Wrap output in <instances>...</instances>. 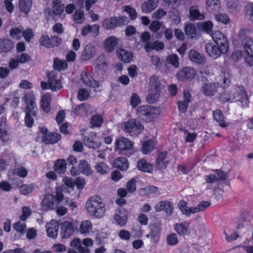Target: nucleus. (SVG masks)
Wrapping results in <instances>:
<instances>
[{"instance_id":"5","label":"nucleus","mask_w":253,"mask_h":253,"mask_svg":"<svg viewBox=\"0 0 253 253\" xmlns=\"http://www.w3.org/2000/svg\"><path fill=\"white\" fill-rule=\"evenodd\" d=\"M63 189L61 187H57L55 195L47 194L44 196L41 203L42 208L44 211L53 210L56 208L63 198Z\"/></svg>"},{"instance_id":"34","label":"nucleus","mask_w":253,"mask_h":253,"mask_svg":"<svg viewBox=\"0 0 253 253\" xmlns=\"http://www.w3.org/2000/svg\"><path fill=\"white\" fill-rule=\"evenodd\" d=\"M158 2L159 0H148L143 2L141 6L142 12L145 13L151 12L156 8Z\"/></svg>"},{"instance_id":"20","label":"nucleus","mask_w":253,"mask_h":253,"mask_svg":"<svg viewBox=\"0 0 253 253\" xmlns=\"http://www.w3.org/2000/svg\"><path fill=\"white\" fill-rule=\"evenodd\" d=\"M94 109L91 106L83 103L80 105L76 106L74 109V113L77 115L82 117H87L91 114Z\"/></svg>"},{"instance_id":"45","label":"nucleus","mask_w":253,"mask_h":253,"mask_svg":"<svg viewBox=\"0 0 253 253\" xmlns=\"http://www.w3.org/2000/svg\"><path fill=\"white\" fill-rule=\"evenodd\" d=\"M66 162L64 159L57 160L54 163V169L59 174L64 173L66 169Z\"/></svg>"},{"instance_id":"17","label":"nucleus","mask_w":253,"mask_h":253,"mask_svg":"<svg viewBox=\"0 0 253 253\" xmlns=\"http://www.w3.org/2000/svg\"><path fill=\"white\" fill-rule=\"evenodd\" d=\"M81 80L85 85L90 86L95 89L99 86V83L93 79L92 73L86 70L83 71L81 73Z\"/></svg>"},{"instance_id":"48","label":"nucleus","mask_w":253,"mask_h":253,"mask_svg":"<svg viewBox=\"0 0 253 253\" xmlns=\"http://www.w3.org/2000/svg\"><path fill=\"white\" fill-rule=\"evenodd\" d=\"M32 6V0H20L19 7L21 12L25 14L28 13Z\"/></svg>"},{"instance_id":"14","label":"nucleus","mask_w":253,"mask_h":253,"mask_svg":"<svg viewBox=\"0 0 253 253\" xmlns=\"http://www.w3.org/2000/svg\"><path fill=\"white\" fill-rule=\"evenodd\" d=\"M128 19L126 17H115L105 19L102 22V26L106 30H110L117 26H120L126 24Z\"/></svg>"},{"instance_id":"61","label":"nucleus","mask_w":253,"mask_h":253,"mask_svg":"<svg viewBox=\"0 0 253 253\" xmlns=\"http://www.w3.org/2000/svg\"><path fill=\"white\" fill-rule=\"evenodd\" d=\"M84 12L82 10H78L74 14V19L76 23L81 24L84 21Z\"/></svg>"},{"instance_id":"46","label":"nucleus","mask_w":253,"mask_h":253,"mask_svg":"<svg viewBox=\"0 0 253 253\" xmlns=\"http://www.w3.org/2000/svg\"><path fill=\"white\" fill-rule=\"evenodd\" d=\"M144 48L147 52H149L152 49L159 50L164 48V44L163 42L157 41L151 43H145Z\"/></svg>"},{"instance_id":"23","label":"nucleus","mask_w":253,"mask_h":253,"mask_svg":"<svg viewBox=\"0 0 253 253\" xmlns=\"http://www.w3.org/2000/svg\"><path fill=\"white\" fill-rule=\"evenodd\" d=\"M155 209L157 211H165L168 215L172 213L173 210L172 203L168 201L160 202L155 206Z\"/></svg>"},{"instance_id":"27","label":"nucleus","mask_w":253,"mask_h":253,"mask_svg":"<svg viewBox=\"0 0 253 253\" xmlns=\"http://www.w3.org/2000/svg\"><path fill=\"white\" fill-rule=\"evenodd\" d=\"M118 43V39L114 36H111L104 42V48L105 51L111 52L115 48Z\"/></svg>"},{"instance_id":"56","label":"nucleus","mask_w":253,"mask_h":253,"mask_svg":"<svg viewBox=\"0 0 253 253\" xmlns=\"http://www.w3.org/2000/svg\"><path fill=\"white\" fill-rule=\"evenodd\" d=\"M215 19L218 22H220L224 25L228 24L230 22L228 15L225 13H219L215 16Z\"/></svg>"},{"instance_id":"25","label":"nucleus","mask_w":253,"mask_h":253,"mask_svg":"<svg viewBox=\"0 0 253 253\" xmlns=\"http://www.w3.org/2000/svg\"><path fill=\"white\" fill-rule=\"evenodd\" d=\"M59 224L57 221L52 220L46 224V230L48 237L55 238L58 235Z\"/></svg>"},{"instance_id":"51","label":"nucleus","mask_w":253,"mask_h":253,"mask_svg":"<svg viewBox=\"0 0 253 253\" xmlns=\"http://www.w3.org/2000/svg\"><path fill=\"white\" fill-rule=\"evenodd\" d=\"M12 47V42L8 39L0 40V52H5Z\"/></svg>"},{"instance_id":"3","label":"nucleus","mask_w":253,"mask_h":253,"mask_svg":"<svg viewBox=\"0 0 253 253\" xmlns=\"http://www.w3.org/2000/svg\"><path fill=\"white\" fill-rule=\"evenodd\" d=\"M252 33L249 28H243L240 30L238 37L242 40L246 56L245 60L250 66L253 65V39L250 38Z\"/></svg>"},{"instance_id":"47","label":"nucleus","mask_w":253,"mask_h":253,"mask_svg":"<svg viewBox=\"0 0 253 253\" xmlns=\"http://www.w3.org/2000/svg\"><path fill=\"white\" fill-rule=\"evenodd\" d=\"M155 148V143L153 141L151 140H147L144 142L142 145V152L146 155L152 151Z\"/></svg>"},{"instance_id":"15","label":"nucleus","mask_w":253,"mask_h":253,"mask_svg":"<svg viewBox=\"0 0 253 253\" xmlns=\"http://www.w3.org/2000/svg\"><path fill=\"white\" fill-rule=\"evenodd\" d=\"M26 107L24 112H31L33 116L36 115L35 109L37 108L36 99L35 95L32 92H28L25 94L23 98Z\"/></svg>"},{"instance_id":"29","label":"nucleus","mask_w":253,"mask_h":253,"mask_svg":"<svg viewBox=\"0 0 253 253\" xmlns=\"http://www.w3.org/2000/svg\"><path fill=\"white\" fill-rule=\"evenodd\" d=\"M78 169L80 172L84 175L89 176L93 174V170H92L90 165L84 160H82L79 162L78 164Z\"/></svg>"},{"instance_id":"38","label":"nucleus","mask_w":253,"mask_h":253,"mask_svg":"<svg viewBox=\"0 0 253 253\" xmlns=\"http://www.w3.org/2000/svg\"><path fill=\"white\" fill-rule=\"evenodd\" d=\"M61 135L57 132H50L43 136L42 141L47 144H54L61 139Z\"/></svg>"},{"instance_id":"58","label":"nucleus","mask_w":253,"mask_h":253,"mask_svg":"<svg viewBox=\"0 0 253 253\" xmlns=\"http://www.w3.org/2000/svg\"><path fill=\"white\" fill-rule=\"evenodd\" d=\"M22 28L17 27L12 29L10 31V35L14 39H20L22 36Z\"/></svg>"},{"instance_id":"35","label":"nucleus","mask_w":253,"mask_h":253,"mask_svg":"<svg viewBox=\"0 0 253 253\" xmlns=\"http://www.w3.org/2000/svg\"><path fill=\"white\" fill-rule=\"evenodd\" d=\"M189 222L184 221L176 224L174 229L179 235H185L189 233Z\"/></svg>"},{"instance_id":"6","label":"nucleus","mask_w":253,"mask_h":253,"mask_svg":"<svg viewBox=\"0 0 253 253\" xmlns=\"http://www.w3.org/2000/svg\"><path fill=\"white\" fill-rule=\"evenodd\" d=\"M225 178L226 174L219 170H215L214 173L205 175L204 179L207 184V188L213 191L220 188L222 186V181Z\"/></svg>"},{"instance_id":"62","label":"nucleus","mask_w":253,"mask_h":253,"mask_svg":"<svg viewBox=\"0 0 253 253\" xmlns=\"http://www.w3.org/2000/svg\"><path fill=\"white\" fill-rule=\"evenodd\" d=\"M13 228L17 232L23 234L26 231V225L25 223L18 221L13 224Z\"/></svg>"},{"instance_id":"8","label":"nucleus","mask_w":253,"mask_h":253,"mask_svg":"<svg viewBox=\"0 0 253 253\" xmlns=\"http://www.w3.org/2000/svg\"><path fill=\"white\" fill-rule=\"evenodd\" d=\"M161 113L159 107H154L149 105L142 106L137 109V115L146 122H152L156 119Z\"/></svg>"},{"instance_id":"13","label":"nucleus","mask_w":253,"mask_h":253,"mask_svg":"<svg viewBox=\"0 0 253 253\" xmlns=\"http://www.w3.org/2000/svg\"><path fill=\"white\" fill-rule=\"evenodd\" d=\"M122 127L126 132L130 133L132 136L138 135L144 128L140 123L137 122L134 119L125 122Z\"/></svg>"},{"instance_id":"55","label":"nucleus","mask_w":253,"mask_h":253,"mask_svg":"<svg viewBox=\"0 0 253 253\" xmlns=\"http://www.w3.org/2000/svg\"><path fill=\"white\" fill-rule=\"evenodd\" d=\"M68 67V64L65 60H60L58 59H55L54 60L53 68L57 70L61 71L66 69Z\"/></svg>"},{"instance_id":"10","label":"nucleus","mask_w":253,"mask_h":253,"mask_svg":"<svg viewBox=\"0 0 253 253\" xmlns=\"http://www.w3.org/2000/svg\"><path fill=\"white\" fill-rule=\"evenodd\" d=\"M133 143L128 138L118 137L116 139L114 149L116 151L129 156L132 154Z\"/></svg>"},{"instance_id":"39","label":"nucleus","mask_w":253,"mask_h":253,"mask_svg":"<svg viewBox=\"0 0 253 253\" xmlns=\"http://www.w3.org/2000/svg\"><path fill=\"white\" fill-rule=\"evenodd\" d=\"M114 166L122 170H126L128 167V162L125 157H119L115 160Z\"/></svg>"},{"instance_id":"50","label":"nucleus","mask_w":253,"mask_h":253,"mask_svg":"<svg viewBox=\"0 0 253 253\" xmlns=\"http://www.w3.org/2000/svg\"><path fill=\"white\" fill-rule=\"evenodd\" d=\"M92 224L88 220L82 222L80 227V232L83 234L88 233L92 229Z\"/></svg>"},{"instance_id":"31","label":"nucleus","mask_w":253,"mask_h":253,"mask_svg":"<svg viewBox=\"0 0 253 253\" xmlns=\"http://www.w3.org/2000/svg\"><path fill=\"white\" fill-rule=\"evenodd\" d=\"M226 8L230 13L235 14L238 12L241 9L239 0H227Z\"/></svg>"},{"instance_id":"2","label":"nucleus","mask_w":253,"mask_h":253,"mask_svg":"<svg viewBox=\"0 0 253 253\" xmlns=\"http://www.w3.org/2000/svg\"><path fill=\"white\" fill-rule=\"evenodd\" d=\"M85 208L91 216L97 218H102L106 212L105 204L97 196H92L87 200Z\"/></svg>"},{"instance_id":"36","label":"nucleus","mask_w":253,"mask_h":253,"mask_svg":"<svg viewBox=\"0 0 253 253\" xmlns=\"http://www.w3.org/2000/svg\"><path fill=\"white\" fill-rule=\"evenodd\" d=\"M184 31L186 35L190 39H197L198 35L197 34L196 28L194 24L191 23H185L184 26Z\"/></svg>"},{"instance_id":"63","label":"nucleus","mask_w":253,"mask_h":253,"mask_svg":"<svg viewBox=\"0 0 253 253\" xmlns=\"http://www.w3.org/2000/svg\"><path fill=\"white\" fill-rule=\"evenodd\" d=\"M244 244L242 247L246 250L247 253H253V246L250 245V244H253V240L247 239Z\"/></svg>"},{"instance_id":"33","label":"nucleus","mask_w":253,"mask_h":253,"mask_svg":"<svg viewBox=\"0 0 253 253\" xmlns=\"http://www.w3.org/2000/svg\"><path fill=\"white\" fill-rule=\"evenodd\" d=\"M213 27V24L211 21L201 22L197 24L198 30L205 32L210 35L213 32L212 31Z\"/></svg>"},{"instance_id":"54","label":"nucleus","mask_w":253,"mask_h":253,"mask_svg":"<svg viewBox=\"0 0 253 253\" xmlns=\"http://www.w3.org/2000/svg\"><path fill=\"white\" fill-rule=\"evenodd\" d=\"M35 188L34 184H23L20 188V192L23 195H27L32 193Z\"/></svg>"},{"instance_id":"53","label":"nucleus","mask_w":253,"mask_h":253,"mask_svg":"<svg viewBox=\"0 0 253 253\" xmlns=\"http://www.w3.org/2000/svg\"><path fill=\"white\" fill-rule=\"evenodd\" d=\"M167 156V153L166 151L162 152L159 154L157 159V164L161 168H166L168 164V161H164Z\"/></svg>"},{"instance_id":"22","label":"nucleus","mask_w":253,"mask_h":253,"mask_svg":"<svg viewBox=\"0 0 253 253\" xmlns=\"http://www.w3.org/2000/svg\"><path fill=\"white\" fill-rule=\"evenodd\" d=\"M114 219L118 225L124 226L127 222V214L123 209L119 208L116 210Z\"/></svg>"},{"instance_id":"1","label":"nucleus","mask_w":253,"mask_h":253,"mask_svg":"<svg viewBox=\"0 0 253 253\" xmlns=\"http://www.w3.org/2000/svg\"><path fill=\"white\" fill-rule=\"evenodd\" d=\"M219 99L223 102H239L243 108L248 107L250 103L249 96L244 86H233L230 90L222 93Z\"/></svg>"},{"instance_id":"12","label":"nucleus","mask_w":253,"mask_h":253,"mask_svg":"<svg viewBox=\"0 0 253 253\" xmlns=\"http://www.w3.org/2000/svg\"><path fill=\"white\" fill-rule=\"evenodd\" d=\"M205 49L208 55L213 59L218 58L221 55L227 53L228 51V48L212 42L207 43Z\"/></svg>"},{"instance_id":"21","label":"nucleus","mask_w":253,"mask_h":253,"mask_svg":"<svg viewBox=\"0 0 253 253\" xmlns=\"http://www.w3.org/2000/svg\"><path fill=\"white\" fill-rule=\"evenodd\" d=\"M96 47L91 44H87L83 51L81 59L82 61H87L91 59L96 53Z\"/></svg>"},{"instance_id":"24","label":"nucleus","mask_w":253,"mask_h":253,"mask_svg":"<svg viewBox=\"0 0 253 253\" xmlns=\"http://www.w3.org/2000/svg\"><path fill=\"white\" fill-rule=\"evenodd\" d=\"M188 18L190 21H201L205 19V16L200 11L197 6H192L189 9Z\"/></svg>"},{"instance_id":"28","label":"nucleus","mask_w":253,"mask_h":253,"mask_svg":"<svg viewBox=\"0 0 253 253\" xmlns=\"http://www.w3.org/2000/svg\"><path fill=\"white\" fill-rule=\"evenodd\" d=\"M189 58L193 62L201 65L205 62L206 58L204 55L192 49L189 51Z\"/></svg>"},{"instance_id":"37","label":"nucleus","mask_w":253,"mask_h":253,"mask_svg":"<svg viewBox=\"0 0 253 253\" xmlns=\"http://www.w3.org/2000/svg\"><path fill=\"white\" fill-rule=\"evenodd\" d=\"M191 95L188 92H184V101H179L177 102L179 111L181 113H185L187 109L189 103L190 101Z\"/></svg>"},{"instance_id":"57","label":"nucleus","mask_w":253,"mask_h":253,"mask_svg":"<svg viewBox=\"0 0 253 253\" xmlns=\"http://www.w3.org/2000/svg\"><path fill=\"white\" fill-rule=\"evenodd\" d=\"M245 14L249 20L253 23V3H249L246 6Z\"/></svg>"},{"instance_id":"9","label":"nucleus","mask_w":253,"mask_h":253,"mask_svg":"<svg viewBox=\"0 0 253 253\" xmlns=\"http://www.w3.org/2000/svg\"><path fill=\"white\" fill-rule=\"evenodd\" d=\"M47 76L48 78L47 82L42 81L41 83L42 89H49L52 91H55L62 87L61 77L55 72H49Z\"/></svg>"},{"instance_id":"44","label":"nucleus","mask_w":253,"mask_h":253,"mask_svg":"<svg viewBox=\"0 0 253 253\" xmlns=\"http://www.w3.org/2000/svg\"><path fill=\"white\" fill-rule=\"evenodd\" d=\"M137 168L139 170L145 172H150L153 170L152 165L145 159H140L138 161Z\"/></svg>"},{"instance_id":"19","label":"nucleus","mask_w":253,"mask_h":253,"mask_svg":"<svg viewBox=\"0 0 253 253\" xmlns=\"http://www.w3.org/2000/svg\"><path fill=\"white\" fill-rule=\"evenodd\" d=\"M210 36L214 43L228 49L229 48L227 38L221 32L218 30L214 31Z\"/></svg>"},{"instance_id":"49","label":"nucleus","mask_w":253,"mask_h":253,"mask_svg":"<svg viewBox=\"0 0 253 253\" xmlns=\"http://www.w3.org/2000/svg\"><path fill=\"white\" fill-rule=\"evenodd\" d=\"M104 122V119L102 116L99 115H94L90 121L91 127H99Z\"/></svg>"},{"instance_id":"64","label":"nucleus","mask_w":253,"mask_h":253,"mask_svg":"<svg viewBox=\"0 0 253 253\" xmlns=\"http://www.w3.org/2000/svg\"><path fill=\"white\" fill-rule=\"evenodd\" d=\"M14 173L19 177H25L27 175V170L23 167L15 168L14 169Z\"/></svg>"},{"instance_id":"7","label":"nucleus","mask_w":253,"mask_h":253,"mask_svg":"<svg viewBox=\"0 0 253 253\" xmlns=\"http://www.w3.org/2000/svg\"><path fill=\"white\" fill-rule=\"evenodd\" d=\"M211 205L209 201H203L194 207H189L187 203L184 200H180L178 203V207L182 213L186 216H190L191 214L201 211H204Z\"/></svg>"},{"instance_id":"40","label":"nucleus","mask_w":253,"mask_h":253,"mask_svg":"<svg viewBox=\"0 0 253 253\" xmlns=\"http://www.w3.org/2000/svg\"><path fill=\"white\" fill-rule=\"evenodd\" d=\"M71 246L78 250L79 253H90V250L86 247L82 246L81 240L75 238L71 242Z\"/></svg>"},{"instance_id":"42","label":"nucleus","mask_w":253,"mask_h":253,"mask_svg":"<svg viewBox=\"0 0 253 253\" xmlns=\"http://www.w3.org/2000/svg\"><path fill=\"white\" fill-rule=\"evenodd\" d=\"M94 65L97 71H105L107 68V63L104 55H100L94 62Z\"/></svg>"},{"instance_id":"11","label":"nucleus","mask_w":253,"mask_h":253,"mask_svg":"<svg viewBox=\"0 0 253 253\" xmlns=\"http://www.w3.org/2000/svg\"><path fill=\"white\" fill-rule=\"evenodd\" d=\"M150 89L147 101L149 103H155L159 98L161 90L160 83L158 78L153 76L150 78L149 83Z\"/></svg>"},{"instance_id":"16","label":"nucleus","mask_w":253,"mask_h":253,"mask_svg":"<svg viewBox=\"0 0 253 253\" xmlns=\"http://www.w3.org/2000/svg\"><path fill=\"white\" fill-rule=\"evenodd\" d=\"M73 220L65 221L61 224V235L63 238L67 239L71 237L75 231Z\"/></svg>"},{"instance_id":"32","label":"nucleus","mask_w":253,"mask_h":253,"mask_svg":"<svg viewBox=\"0 0 253 253\" xmlns=\"http://www.w3.org/2000/svg\"><path fill=\"white\" fill-rule=\"evenodd\" d=\"M51 96L50 93H46L42 95L41 100V107L42 110L45 113H48L50 110V101Z\"/></svg>"},{"instance_id":"18","label":"nucleus","mask_w":253,"mask_h":253,"mask_svg":"<svg viewBox=\"0 0 253 253\" xmlns=\"http://www.w3.org/2000/svg\"><path fill=\"white\" fill-rule=\"evenodd\" d=\"M196 75V70L192 67H186L179 71L177 74V78L181 81H191Z\"/></svg>"},{"instance_id":"52","label":"nucleus","mask_w":253,"mask_h":253,"mask_svg":"<svg viewBox=\"0 0 253 253\" xmlns=\"http://www.w3.org/2000/svg\"><path fill=\"white\" fill-rule=\"evenodd\" d=\"M95 169L98 173L102 175L106 174L109 169L108 166L102 162L97 163L95 166Z\"/></svg>"},{"instance_id":"41","label":"nucleus","mask_w":253,"mask_h":253,"mask_svg":"<svg viewBox=\"0 0 253 253\" xmlns=\"http://www.w3.org/2000/svg\"><path fill=\"white\" fill-rule=\"evenodd\" d=\"M213 117L214 120L219 123L222 127H226L227 124L225 121V117L220 110L217 109L213 112Z\"/></svg>"},{"instance_id":"26","label":"nucleus","mask_w":253,"mask_h":253,"mask_svg":"<svg viewBox=\"0 0 253 253\" xmlns=\"http://www.w3.org/2000/svg\"><path fill=\"white\" fill-rule=\"evenodd\" d=\"M96 137V133L95 132H90L88 136H85L83 139L85 145L92 149L98 148L100 144L95 141Z\"/></svg>"},{"instance_id":"4","label":"nucleus","mask_w":253,"mask_h":253,"mask_svg":"<svg viewBox=\"0 0 253 253\" xmlns=\"http://www.w3.org/2000/svg\"><path fill=\"white\" fill-rule=\"evenodd\" d=\"M217 83H206L203 86L204 93L207 96H212L217 91L218 85L225 88L229 84L230 76L227 72H221L217 79Z\"/></svg>"},{"instance_id":"59","label":"nucleus","mask_w":253,"mask_h":253,"mask_svg":"<svg viewBox=\"0 0 253 253\" xmlns=\"http://www.w3.org/2000/svg\"><path fill=\"white\" fill-rule=\"evenodd\" d=\"M167 61L174 67H177L179 66L178 57L175 54L168 55L167 57Z\"/></svg>"},{"instance_id":"43","label":"nucleus","mask_w":253,"mask_h":253,"mask_svg":"<svg viewBox=\"0 0 253 253\" xmlns=\"http://www.w3.org/2000/svg\"><path fill=\"white\" fill-rule=\"evenodd\" d=\"M52 8L55 15H61L64 12L65 6L61 3L60 0H52Z\"/></svg>"},{"instance_id":"30","label":"nucleus","mask_w":253,"mask_h":253,"mask_svg":"<svg viewBox=\"0 0 253 253\" xmlns=\"http://www.w3.org/2000/svg\"><path fill=\"white\" fill-rule=\"evenodd\" d=\"M117 54L119 58L125 63H130L133 60V54L124 49L117 50Z\"/></svg>"},{"instance_id":"60","label":"nucleus","mask_w":253,"mask_h":253,"mask_svg":"<svg viewBox=\"0 0 253 253\" xmlns=\"http://www.w3.org/2000/svg\"><path fill=\"white\" fill-rule=\"evenodd\" d=\"M63 182L68 188V190L69 193L73 192L74 188L75 181H73V179L71 177H65L63 179Z\"/></svg>"}]
</instances>
